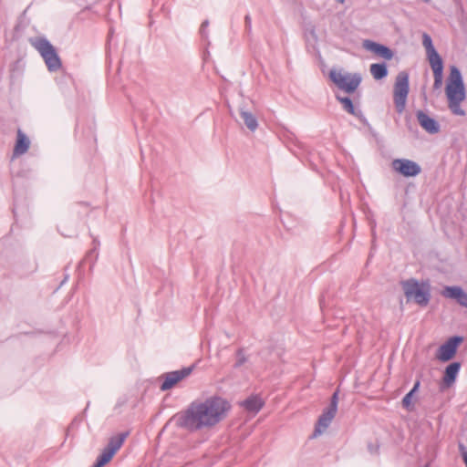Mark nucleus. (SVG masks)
<instances>
[{
  "label": "nucleus",
  "instance_id": "6",
  "mask_svg": "<svg viewBox=\"0 0 467 467\" xmlns=\"http://www.w3.org/2000/svg\"><path fill=\"white\" fill-rule=\"evenodd\" d=\"M409 91V74L401 71L396 77L393 89V100L399 113H402L405 109Z\"/></svg>",
  "mask_w": 467,
  "mask_h": 467
},
{
  "label": "nucleus",
  "instance_id": "12",
  "mask_svg": "<svg viewBox=\"0 0 467 467\" xmlns=\"http://www.w3.org/2000/svg\"><path fill=\"white\" fill-rule=\"evenodd\" d=\"M363 47L365 49L376 54L377 56L386 60H390L394 56V53L390 48L371 40H365L363 42Z\"/></svg>",
  "mask_w": 467,
  "mask_h": 467
},
{
  "label": "nucleus",
  "instance_id": "34",
  "mask_svg": "<svg viewBox=\"0 0 467 467\" xmlns=\"http://www.w3.org/2000/svg\"><path fill=\"white\" fill-rule=\"evenodd\" d=\"M368 448H369L370 451H372L373 447H372V446H369Z\"/></svg>",
  "mask_w": 467,
  "mask_h": 467
},
{
  "label": "nucleus",
  "instance_id": "14",
  "mask_svg": "<svg viewBox=\"0 0 467 467\" xmlns=\"http://www.w3.org/2000/svg\"><path fill=\"white\" fill-rule=\"evenodd\" d=\"M336 413L337 411L331 410L328 408H326L324 410L323 413L318 418V420L315 427L313 437H317L328 428L332 420L335 418Z\"/></svg>",
  "mask_w": 467,
  "mask_h": 467
},
{
  "label": "nucleus",
  "instance_id": "4",
  "mask_svg": "<svg viewBox=\"0 0 467 467\" xmlns=\"http://www.w3.org/2000/svg\"><path fill=\"white\" fill-rule=\"evenodd\" d=\"M401 285L407 301L413 300L421 306L429 304L431 299L429 285L420 284L417 280L411 278L401 282Z\"/></svg>",
  "mask_w": 467,
  "mask_h": 467
},
{
  "label": "nucleus",
  "instance_id": "10",
  "mask_svg": "<svg viewBox=\"0 0 467 467\" xmlns=\"http://www.w3.org/2000/svg\"><path fill=\"white\" fill-rule=\"evenodd\" d=\"M462 337L460 336H454L449 338L439 348L437 358L441 361L451 359L457 351L458 345L462 343Z\"/></svg>",
  "mask_w": 467,
  "mask_h": 467
},
{
  "label": "nucleus",
  "instance_id": "33",
  "mask_svg": "<svg viewBox=\"0 0 467 467\" xmlns=\"http://www.w3.org/2000/svg\"><path fill=\"white\" fill-rule=\"evenodd\" d=\"M339 3H344L345 0H337Z\"/></svg>",
  "mask_w": 467,
  "mask_h": 467
},
{
  "label": "nucleus",
  "instance_id": "9",
  "mask_svg": "<svg viewBox=\"0 0 467 467\" xmlns=\"http://www.w3.org/2000/svg\"><path fill=\"white\" fill-rule=\"evenodd\" d=\"M392 168L395 171L405 177H414L420 173V166L408 159H396L392 161Z\"/></svg>",
  "mask_w": 467,
  "mask_h": 467
},
{
  "label": "nucleus",
  "instance_id": "18",
  "mask_svg": "<svg viewBox=\"0 0 467 467\" xmlns=\"http://www.w3.org/2000/svg\"><path fill=\"white\" fill-rule=\"evenodd\" d=\"M461 364L459 362L451 363L445 369L443 381L447 386H451L456 379L460 371Z\"/></svg>",
  "mask_w": 467,
  "mask_h": 467
},
{
  "label": "nucleus",
  "instance_id": "8",
  "mask_svg": "<svg viewBox=\"0 0 467 467\" xmlns=\"http://www.w3.org/2000/svg\"><path fill=\"white\" fill-rule=\"evenodd\" d=\"M193 367L183 368L179 370H174L171 372H167L161 376L163 381L161 385V389L162 391L169 390L173 388L178 382L182 380L191 375Z\"/></svg>",
  "mask_w": 467,
  "mask_h": 467
},
{
  "label": "nucleus",
  "instance_id": "35",
  "mask_svg": "<svg viewBox=\"0 0 467 467\" xmlns=\"http://www.w3.org/2000/svg\"><path fill=\"white\" fill-rule=\"evenodd\" d=\"M424 2L428 3L430 0H423Z\"/></svg>",
  "mask_w": 467,
  "mask_h": 467
},
{
  "label": "nucleus",
  "instance_id": "3",
  "mask_svg": "<svg viewBox=\"0 0 467 467\" xmlns=\"http://www.w3.org/2000/svg\"><path fill=\"white\" fill-rule=\"evenodd\" d=\"M28 42L41 56L48 71L57 72L62 67L55 47L45 36L29 37Z\"/></svg>",
  "mask_w": 467,
  "mask_h": 467
},
{
  "label": "nucleus",
  "instance_id": "32",
  "mask_svg": "<svg viewBox=\"0 0 467 467\" xmlns=\"http://www.w3.org/2000/svg\"><path fill=\"white\" fill-rule=\"evenodd\" d=\"M103 466L104 465L97 460L92 467H103Z\"/></svg>",
  "mask_w": 467,
  "mask_h": 467
},
{
  "label": "nucleus",
  "instance_id": "23",
  "mask_svg": "<svg viewBox=\"0 0 467 467\" xmlns=\"http://www.w3.org/2000/svg\"><path fill=\"white\" fill-rule=\"evenodd\" d=\"M422 45L426 50V54L427 56L431 55V54H433L436 51L433 44H432V39L431 37L427 34V33H424L422 35Z\"/></svg>",
  "mask_w": 467,
  "mask_h": 467
},
{
  "label": "nucleus",
  "instance_id": "16",
  "mask_svg": "<svg viewBox=\"0 0 467 467\" xmlns=\"http://www.w3.org/2000/svg\"><path fill=\"white\" fill-rule=\"evenodd\" d=\"M241 405L249 412L257 413L264 406V401L259 396H251L244 400Z\"/></svg>",
  "mask_w": 467,
  "mask_h": 467
},
{
  "label": "nucleus",
  "instance_id": "7",
  "mask_svg": "<svg viewBox=\"0 0 467 467\" xmlns=\"http://www.w3.org/2000/svg\"><path fill=\"white\" fill-rule=\"evenodd\" d=\"M128 436V432H122L111 437L109 440L107 446L103 449L101 453L98 456L97 460L103 465L110 462L115 453L120 449L124 441Z\"/></svg>",
  "mask_w": 467,
  "mask_h": 467
},
{
  "label": "nucleus",
  "instance_id": "30",
  "mask_svg": "<svg viewBox=\"0 0 467 467\" xmlns=\"http://www.w3.org/2000/svg\"><path fill=\"white\" fill-rule=\"evenodd\" d=\"M245 22V29L250 32L252 28V18L249 15H246L244 17Z\"/></svg>",
  "mask_w": 467,
  "mask_h": 467
},
{
  "label": "nucleus",
  "instance_id": "29",
  "mask_svg": "<svg viewBox=\"0 0 467 467\" xmlns=\"http://www.w3.org/2000/svg\"><path fill=\"white\" fill-rule=\"evenodd\" d=\"M459 449H460V451L462 452L463 461L467 467V450H466L465 446L462 443L459 444Z\"/></svg>",
  "mask_w": 467,
  "mask_h": 467
},
{
  "label": "nucleus",
  "instance_id": "24",
  "mask_svg": "<svg viewBox=\"0 0 467 467\" xmlns=\"http://www.w3.org/2000/svg\"><path fill=\"white\" fill-rule=\"evenodd\" d=\"M337 403H338V390L335 391L331 397L330 404L327 407L331 410L337 411Z\"/></svg>",
  "mask_w": 467,
  "mask_h": 467
},
{
  "label": "nucleus",
  "instance_id": "26",
  "mask_svg": "<svg viewBox=\"0 0 467 467\" xmlns=\"http://www.w3.org/2000/svg\"><path fill=\"white\" fill-rule=\"evenodd\" d=\"M236 356H237V360H236V363L234 366L236 368H238V367H241L243 364H244V362L246 361V358L244 354L243 349H238L236 352Z\"/></svg>",
  "mask_w": 467,
  "mask_h": 467
},
{
  "label": "nucleus",
  "instance_id": "31",
  "mask_svg": "<svg viewBox=\"0 0 467 467\" xmlns=\"http://www.w3.org/2000/svg\"><path fill=\"white\" fill-rule=\"evenodd\" d=\"M93 244H94V248H93L92 250H90V251H89V254H93V253H97V248H98V246L99 245V242L96 238H94V239H93Z\"/></svg>",
  "mask_w": 467,
  "mask_h": 467
},
{
  "label": "nucleus",
  "instance_id": "13",
  "mask_svg": "<svg viewBox=\"0 0 467 467\" xmlns=\"http://www.w3.org/2000/svg\"><path fill=\"white\" fill-rule=\"evenodd\" d=\"M416 116L420 127L430 134H436L440 131V124L438 121L422 110L417 111Z\"/></svg>",
  "mask_w": 467,
  "mask_h": 467
},
{
  "label": "nucleus",
  "instance_id": "27",
  "mask_svg": "<svg viewBox=\"0 0 467 467\" xmlns=\"http://www.w3.org/2000/svg\"><path fill=\"white\" fill-rule=\"evenodd\" d=\"M208 26H209V21L208 20H204L202 23V25H201L200 34H201L202 38H207L208 37V32H207Z\"/></svg>",
  "mask_w": 467,
  "mask_h": 467
},
{
  "label": "nucleus",
  "instance_id": "1",
  "mask_svg": "<svg viewBox=\"0 0 467 467\" xmlns=\"http://www.w3.org/2000/svg\"><path fill=\"white\" fill-rule=\"evenodd\" d=\"M230 408L229 402L218 396L194 400L177 414V425L191 432L211 429L223 420Z\"/></svg>",
  "mask_w": 467,
  "mask_h": 467
},
{
  "label": "nucleus",
  "instance_id": "11",
  "mask_svg": "<svg viewBox=\"0 0 467 467\" xmlns=\"http://www.w3.org/2000/svg\"><path fill=\"white\" fill-rule=\"evenodd\" d=\"M441 295L446 298L456 300L461 306L467 308V293L461 286H445Z\"/></svg>",
  "mask_w": 467,
  "mask_h": 467
},
{
  "label": "nucleus",
  "instance_id": "25",
  "mask_svg": "<svg viewBox=\"0 0 467 467\" xmlns=\"http://www.w3.org/2000/svg\"><path fill=\"white\" fill-rule=\"evenodd\" d=\"M58 230L61 233V234L65 237H73L74 235H76L77 232L76 230L67 231L66 229L65 223H61L58 227Z\"/></svg>",
  "mask_w": 467,
  "mask_h": 467
},
{
  "label": "nucleus",
  "instance_id": "2",
  "mask_svg": "<svg viewBox=\"0 0 467 467\" xmlns=\"http://www.w3.org/2000/svg\"><path fill=\"white\" fill-rule=\"evenodd\" d=\"M446 96L449 109L452 114L464 116L465 111L461 108V103L466 98L465 88L461 71L455 66H451L450 68V76L446 85Z\"/></svg>",
  "mask_w": 467,
  "mask_h": 467
},
{
  "label": "nucleus",
  "instance_id": "19",
  "mask_svg": "<svg viewBox=\"0 0 467 467\" xmlns=\"http://www.w3.org/2000/svg\"><path fill=\"white\" fill-rule=\"evenodd\" d=\"M240 117L243 119L245 126L251 131H254L257 129L258 122H257L255 116L252 112L244 109V108H241L240 109Z\"/></svg>",
  "mask_w": 467,
  "mask_h": 467
},
{
  "label": "nucleus",
  "instance_id": "5",
  "mask_svg": "<svg viewBox=\"0 0 467 467\" xmlns=\"http://www.w3.org/2000/svg\"><path fill=\"white\" fill-rule=\"evenodd\" d=\"M329 78L339 89L348 94L354 93L362 81L359 73L352 74L336 69L329 71Z\"/></svg>",
  "mask_w": 467,
  "mask_h": 467
},
{
  "label": "nucleus",
  "instance_id": "17",
  "mask_svg": "<svg viewBox=\"0 0 467 467\" xmlns=\"http://www.w3.org/2000/svg\"><path fill=\"white\" fill-rule=\"evenodd\" d=\"M30 141L28 138L20 130L17 131V140L14 148L15 155H22L29 149Z\"/></svg>",
  "mask_w": 467,
  "mask_h": 467
},
{
  "label": "nucleus",
  "instance_id": "15",
  "mask_svg": "<svg viewBox=\"0 0 467 467\" xmlns=\"http://www.w3.org/2000/svg\"><path fill=\"white\" fill-rule=\"evenodd\" d=\"M336 99L341 103L342 108L346 112L359 119L363 117L361 109H357L349 98L336 95Z\"/></svg>",
  "mask_w": 467,
  "mask_h": 467
},
{
  "label": "nucleus",
  "instance_id": "28",
  "mask_svg": "<svg viewBox=\"0 0 467 467\" xmlns=\"http://www.w3.org/2000/svg\"><path fill=\"white\" fill-rule=\"evenodd\" d=\"M433 77H434V83H433V88L435 89H438L441 87L442 85V78H443V74H440V75H437V74H433Z\"/></svg>",
  "mask_w": 467,
  "mask_h": 467
},
{
  "label": "nucleus",
  "instance_id": "22",
  "mask_svg": "<svg viewBox=\"0 0 467 467\" xmlns=\"http://www.w3.org/2000/svg\"><path fill=\"white\" fill-rule=\"evenodd\" d=\"M420 380H417L412 388V389L408 392L402 399V406L408 410H411L413 409L412 406V397L413 394L419 389L420 388Z\"/></svg>",
  "mask_w": 467,
  "mask_h": 467
},
{
  "label": "nucleus",
  "instance_id": "20",
  "mask_svg": "<svg viewBox=\"0 0 467 467\" xmlns=\"http://www.w3.org/2000/svg\"><path fill=\"white\" fill-rule=\"evenodd\" d=\"M433 74H443V61L438 52L427 56Z\"/></svg>",
  "mask_w": 467,
  "mask_h": 467
},
{
  "label": "nucleus",
  "instance_id": "21",
  "mask_svg": "<svg viewBox=\"0 0 467 467\" xmlns=\"http://www.w3.org/2000/svg\"><path fill=\"white\" fill-rule=\"evenodd\" d=\"M370 73L376 80H379L387 77L388 68L384 63H375L370 65Z\"/></svg>",
  "mask_w": 467,
  "mask_h": 467
}]
</instances>
